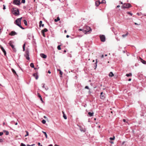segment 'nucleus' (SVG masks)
Returning a JSON list of instances; mask_svg holds the SVG:
<instances>
[{
  "instance_id": "f257e3e1",
  "label": "nucleus",
  "mask_w": 146,
  "mask_h": 146,
  "mask_svg": "<svg viewBox=\"0 0 146 146\" xmlns=\"http://www.w3.org/2000/svg\"><path fill=\"white\" fill-rule=\"evenodd\" d=\"M12 13L14 15L17 16L18 15V9L16 8H13L11 9Z\"/></svg>"
},
{
  "instance_id": "f03ea898",
  "label": "nucleus",
  "mask_w": 146,
  "mask_h": 146,
  "mask_svg": "<svg viewBox=\"0 0 146 146\" xmlns=\"http://www.w3.org/2000/svg\"><path fill=\"white\" fill-rule=\"evenodd\" d=\"M131 7V5L129 3H124L123 5L121 6L122 9L123 8H128Z\"/></svg>"
},
{
  "instance_id": "7ed1b4c3",
  "label": "nucleus",
  "mask_w": 146,
  "mask_h": 146,
  "mask_svg": "<svg viewBox=\"0 0 146 146\" xmlns=\"http://www.w3.org/2000/svg\"><path fill=\"white\" fill-rule=\"evenodd\" d=\"M29 52L28 50H26V51L25 54V56L27 60H29L30 58L29 57Z\"/></svg>"
},
{
  "instance_id": "20e7f679",
  "label": "nucleus",
  "mask_w": 146,
  "mask_h": 146,
  "mask_svg": "<svg viewBox=\"0 0 146 146\" xmlns=\"http://www.w3.org/2000/svg\"><path fill=\"white\" fill-rule=\"evenodd\" d=\"M100 38L101 41L102 42H104L106 40V38L105 36L104 35H100Z\"/></svg>"
},
{
  "instance_id": "39448f33",
  "label": "nucleus",
  "mask_w": 146,
  "mask_h": 146,
  "mask_svg": "<svg viewBox=\"0 0 146 146\" xmlns=\"http://www.w3.org/2000/svg\"><path fill=\"white\" fill-rule=\"evenodd\" d=\"M9 44L12 47L13 50L15 52L16 50L15 48H14V45H13V42L12 41H10L9 42Z\"/></svg>"
},
{
  "instance_id": "423d86ee",
  "label": "nucleus",
  "mask_w": 146,
  "mask_h": 146,
  "mask_svg": "<svg viewBox=\"0 0 146 146\" xmlns=\"http://www.w3.org/2000/svg\"><path fill=\"white\" fill-rule=\"evenodd\" d=\"M42 87L43 88H44L45 89V90L47 91L48 90V87L46 86H45V84H42Z\"/></svg>"
},
{
  "instance_id": "0eeeda50",
  "label": "nucleus",
  "mask_w": 146,
  "mask_h": 146,
  "mask_svg": "<svg viewBox=\"0 0 146 146\" xmlns=\"http://www.w3.org/2000/svg\"><path fill=\"white\" fill-rule=\"evenodd\" d=\"M17 33L14 31H12L10 33L9 35L11 36H14L15 35H17Z\"/></svg>"
},
{
  "instance_id": "6e6552de",
  "label": "nucleus",
  "mask_w": 146,
  "mask_h": 146,
  "mask_svg": "<svg viewBox=\"0 0 146 146\" xmlns=\"http://www.w3.org/2000/svg\"><path fill=\"white\" fill-rule=\"evenodd\" d=\"M86 28H87V30H83V31H85V32L86 33H87L88 32L90 31L91 30V28H90V27H89L88 26H87L86 27Z\"/></svg>"
},
{
  "instance_id": "1a4fd4ad",
  "label": "nucleus",
  "mask_w": 146,
  "mask_h": 146,
  "mask_svg": "<svg viewBox=\"0 0 146 146\" xmlns=\"http://www.w3.org/2000/svg\"><path fill=\"white\" fill-rule=\"evenodd\" d=\"M100 98L101 99H104L105 98L104 95H103V92H101L100 93Z\"/></svg>"
},
{
  "instance_id": "9d476101",
  "label": "nucleus",
  "mask_w": 146,
  "mask_h": 146,
  "mask_svg": "<svg viewBox=\"0 0 146 146\" xmlns=\"http://www.w3.org/2000/svg\"><path fill=\"white\" fill-rule=\"evenodd\" d=\"M13 3L14 5H18V0H13Z\"/></svg>"
},
{
  "instance_id": "9b49d317",
  "label": "nucleus",
  "mask_w": 146,
  "mask_h": 146,
  "mask_svg": "<svg viewBox=\"0 0 146 146\" xmlns=\"http://www.w3.org/2000/svg\"><path fill=\"white\" fill-rule=\"evenodd\" d=\"M40 56L44 58H46L47 57V56L44 54H40Z\"/></svg>"
},
{
  "instance_id": "f8f14e48",
  "label": "nucleus",
  "mask_w": 146,
  "mask_h": 146,
  "mask_svg": "<svg viewBox=\"0 0 146 146\" xmlns=\"http://www.w3.org/2000/svg\"><path fill=\"white\" fill-rule=\"evenodd\" d=\"M33 76L35 77L36 80L38 79V76L36 73H35L33 74Z\"/></svg>"
},
{
  "instance_id": "ddd939ff",
  "label": "nucleus",
  "mask_w": 146,
  "mask_h": 146,
  "mask_svg": "<svg viewBox=\"0 0 146 146\" xmlns=\"http://www.w3.org/2000/svg\"><path fill=\"white\" fill-rule=\"evenodd\" d=\"M80 127V131L82 132H85L86 131V129L85 128H82L81 126H79Z\"/></svg>"
},
{
  "instance_id": "4468645a",
  "label": "nucleus",
  "mask_w": 146,
  "mask_h": 146,
  "mask_svg": "<svg viewBox=\"0 0 146 146\" xmlns=\"http://www.w3.org/2000/svg\"><path fill=\"white\" fill-rule=\"evenodd\" d=\"M101 3L99 1H97L95 2V4L96 6L98 7Z\"/></svg>"
},
{
  "instance_id": "2eb2a0df",
  "label": "nucleus",
  "mask_w": 146,
  "mask_h": 146,
  "mask_svg": "<svg viewBox=\"0 0 146 146\" xmlns=\"http://www.w3.org/2000/svg\"><path fill=\"white\" fill-rule=\"evenodd\" d=\"M1 49L2 51H3V53H4V55L5 56L6 55V51L5 50V49H4L3 48V47L2 46H1Z\"/></svg>"
},
{
  "instance_id": "dca6fc26",
  "label": "nucleus",
  "mask_w": 146,
  "mask_h": 146,
  "mask_svg": "<svg viewBox=\"0 0 146 146\" xmlns=\"http://www.w3.org/2000/svg\"><path fill=\"white\" fill-rule=\"evenodd\" d=\"M140 59H141V62L144 64H146V61H145L143 60L141 58H140Z\"/></svg>"
},
{
  "instance_id": "f3484780",
  "label": "nucleus",
  "mask_w": 146,
  "mask_h": 146,
  "mask_svg": "<svg viewBox=\"0 0 146 146\" xmlns=\"http://www.w3.org/2000/svg\"><path fill=\"white\" fill-rule=\"evenodd\" d=\"M42 21H40L39 22V27H41V26L42 27H43L44 26V24H42Z\"/></svg>"
},
{
  "instance_id": "a211bd4d",
  "label": "nucleus",
  "mask_w": 146,
  "mask_h": 146,
  "mask_svg": "<svg viewBox=\"0 0 146 146\" xmlns=\"http://www.w3.org/2000/svg\"><path fill=\"white\" fill-rule=\"evenodd\" d=\"M109 75L110 77H112L114 75L112 72H110L109 73Z\"/></svg>"
},
{
  "instance_id": "6ab92c4d",
  "label": "nucleus",
  "mask_w": 146,
  "mask_h": 146,
  "mask_svg": "<svg viewBox=\"0 0 146 146\" xmlns=\"http://www.w3.org/2000/svg\"><path fill=\"white\" fill-rule=\"evenodd\" d=\"M88 114L90 116H92L94 115V113L93 112H89Z\"/></svg>"
},
{
  "instance_id": "aec40b11",
  "label": "nucleus",
  "mask_w": 146,
  "mask_h": 146,
  "mask_svg": "<svg viewBox=\"0 0 146 146\" xmlns=\"http://www.w3.org/2000/svg\"><path fill=\"white\" fill-rule=\"evenodd\" d=\"M60 20V19L59 17H57V18L56 19H54V21L56 22H57L58 21H59Z\"/></svg>"
},
{
  "instance_id": "412c9836",
  "label": "nucleus",
  "mask_w": 146,
  "mask_h": 146,
  "mask_svg": "<svg viewBox=\"0 0 146 146\" xmlns=\"http://www.w3.org/2000/svg\"><path fill=\"white\" fill-rule=\"evenodd\" d=\"M42 132L44 134L46 138H47V135L46 133L44 131H42Z\"/></svg>"
},
{
  "instance_id": "4be33fe9",
  "label": "nucleus",
  "mask_w": 146,
  "mask_h": 146,
  "mask_svg": "<svg viewBox=\"0 0 146 146\" xmlns=\"http://www.w3.org/2000/svg\"><path fill=\"white\" fill-rule=\"evenodd\" d=\"M15 23L18 26V19H17L15 21Z\"/></svg>"
},
{
  "instance_id": "5701e85b",
  "label": "nucleus",
  "mask_w": 146,
  "mask_h": 146,
  "mask_svg": "<svg viewBox=\"0 0 146 146\" xmlns=\"http://www.w3.org/2000/svg\"><path fill=\"white\" fill-rule=\"evenodd\" d=\"M23 22H24V23L25 24V26H27V22L26 20H23Z\"/></svg>"
},
{
  "instance_id": "b1692460",
  "label": "nucleus",
  "mask_w": 146,
  "mask_h": 146,
  "mask_svg": "<svg viewBox=\"0 0 146 146\" xmlns=\"http://www.w3.org/2000/svg\"><path fill=\"white\" fill-rule=\"evenodd\" d=\"M3 132L4 133H5V134L6 135H7L9 134V133L8 131H6L5 130H3Z\"/></svg>"
},
{
  "instance_id": "393cba45",
  "label": "nucleus",
  "mask_w": 146,
  "mask_h": 146,
  "mask_svg": "<svg viewBox=\"0 0 146 146\" xmlns=\"http://www.w3.org/2000/svg\"><path fill=\"white\" fill-rule=\"evenodd\" d=\"M12 72L14 74H16L17 76H18L17 74L15 71L13 69H12Z\"/></svg>"
},
{
  "instance_id": "a878e982",
  "label": "nucleus",
  "mask_w": 146,
  "mask_h": 146,
  "mask_svg": "<svg viewBox=\"0 0 146 146\" xmlns=\"http://www.w3.org/2000/svg\"><path fill=\"white\" fill-rule=\"evenodd\" d=\"M47 31H48V30L47 29L45 28V29H44L43 30H42L41 31V32H43L44 33L45 32H46Z\"/></svg>"
},
{
  "instance_id": "bb28decb",
  "label": "nucleus",
  "mask_w": 146,
  "mask_h": 146,
  "mask_svg": "<svg viewBox=\"0 0 146 146\" xmlns=\"http://www.w3.org/2000/svg\"><path fill=\"white\" fill-rule=\"evenodd\" d=\"M126 76L127 77H129L132 76V74L131 73H129V74H126Z\"/></svg>"
},
{
  "instance_id": "cd10ccee",
  "label": "nucleus",
  "mask_w": 146,
  "mask_h": 146,
  "mask_svg": "<svg viewBox=\"0 0 146 146\" xmlns=\"http://www.w3.org/2000/svg\"><path fill=\"white\" fill-rule=\"evenodd\" d=\"M25 44H26L25 43H24L23 45V51H24L25 50Z\"/></svg>"
},
{
  "instance_id": "c85d7f7f",
  "label": "nucleus",
  "mask_w": 146,
  "mask_h": 146,
  "mask_svg": "<svg viewBox=\"0 0 146 146\" xmlns=\"http://www.w3.org/2000/svg\"><path fill=\"white\" fill-rule=\"evenodd\" d=\"M30 66L31 67L33 68L34 67V64L33 63H31V64H30Z\"/></svg>"
},
{
  "instance_id": "c756f323",
  "label": "nucleus",
  "mask_w": 146,
  "mask_h": 146,
  "mask_svg": "<svg viewBox=\"0 0 146 146\" xmlns=\"http://www.w3.org/2000/svg\"><path fill=\"white\" fill-rule=\"evenodd\" d=\"M128 33L127 32L126 34H125V35H122V36L123 37V38H124L125 37L127 36V35H128Z\"/></svg>"
},
{
  "instance_id": "7c9ffc66",
  "label": "nucleus",
  "mask_w": 146,
  "mask_h": 146,
  "mask_svg": "<svg viewBox=\"0 0 146 146\" xmlns=\"http://www.w3.org/2000/svg\"><path fill=\"white\" fill-rule=\"evenodd\" d=\"M19 27H20V28L22 29H25L21 25V23H20V24L19 23Z\"/></svg>"
},
{
  "instance_id": "2f4dec72",
  "label": "nucleus",
  "mask_w": 146,
  "mask_h": 146,
  "mask_svg": "<svg viewBox=\"0 0 146 146\" xmlns=\"http://www.w3.org/2000/svg\"><path fill=\"white\" fill-rule=\"evenodd\" d=\"M25 132H26V134L25 135V137H26L27 136H28L29 135V132H28V131H25Z\"/></svg>"
},
{
  "instance_id": "473e14b6",
  "label": "nucleus",
  "mask_w": 146,
  "mask_h": 146,
  "mask_svg": "<svg viewBox=\"0 0 146 146\" xmlns=\"http://www.w3.org/2000/svg\"><path fill=\"white\" fill-rule=\"evenodd\" d=\"M42 122L43 124H44L46 122V121L44 119H43L42 121Z\"/></svg>"
},
{
  "instance_id": "72a5a7b5",
  "label": "nucleus",
  "mask_w": 146,
  "mask_h": 146,
  "mask_svg": "<svg viewBox=\"0 0 146 146\" xmlns=\"http://www.w3.org/2000/svg\"><path fill=\"white\" fill-rule=\"evenodd\" d=\"M57 49L58 50H60L61 49V48L60 47V45H59L57 46Z\"/></svg>"
},
{
  "instance_id": "f704fd0d",
  "label": "nucleus",
  "mask_w": 146,
  "mask_h": 146,
  "mask_svg": "<svg viewBox=\"0 0 146 146\" xmlns=\"http://www.w3.org/2000/svg\"><path fill=\"white\" fill-rule=\"evenodd\" d=\"M127 13L129 15H130L131 16H132L133 14L130 12H127Z\"/></svg>"
},
{
  "instance_id": "c9c22d12",
  "label": "nucleus",
  "mask_w": 146,
  "mask_h": 146,
  "mask_svg": "<svg viewBox=\"0 0 146 146\" xmlns=\"http://www.w3.org/2000/svg\"><path fill=\"white\" fill-rule=\"evenodd\" d=\"M110 139L111 140H113L115 139V137L113 136V137H110Z\"/></svg>"
},
{
  "instance_id": "e433bc0d",
  "label": "nucleus",
  "mask_w": 146,
  "mask_h": 146,
  "mask_svg": "<svg viewBox=\"0 0 146 146\" xmlns=\"http://www.w3.org/2000/svg\"><path fill=\"white\" fill-rule=\"evenodd\" d=\"M63 116L65 119H67V117L66 115H65V114H64V115H63Z\"/></svg>"
},
{
  "instance_id": "4c0bfd02",
  "label": "nucleus",
  "mask_w": 146,
  "mask_h": 146,
  "mask_svg": "<svg viewBox=\"0 0 146 146\" xmlns=\"http://www.w3.org/2000/svg\"><path fill=\"white\" fill-rule=\"evenodd\" d=\"M20 146H26L25 144L22 143L21 144Z\"/></svg>"
},
{
  "instance_id": "58836bf2",
  "label": "nucleus",
  "mask_w": 146,
  "mask_h": 146,
  "mask_svg": "<svg viewBox=\"0 0 146 146\" xmlns=\"http://www.w3.org/2000/svg\"><path fill=\"white\" fill-rule=\"evenodd\" d=\"M60 74L61 75H62V74H63L62 72V71L60 70Z\"/></svg>"
},
{
  "instance_id": "ea45409f",
  "label": "nucleus",
  "mask_w": 146,
  "mask_h": 146,
  "mask_svg": "<svg viewBox=\"0 0 146 146\" xmlns=\"http://www.w3.org/2000/svg\"><path fill=\"white\" fill-rule=\"evenodd\" d=\"M25 3V0H22L21 3Z\"/></svg>"
},
{
  "instance_id": "a19ab883",
  "label": "nucleus",
  "mask_w": 146,
  "mask_h": 146,
  "mask_svg": "<svg viewBox=\"0 0 146 146\" xmlns=\"http://www.w3.org/2000/svg\"><path fill=\"white\" fill-rule=\"evenodd\" d=\"M38 96L39 98H42L41 95L40 94H38Z\"/></svg>"
},
{
  "instance_id": "79ce46f5",
  "label": "nucleus",
  "mask_w": 146,
  "mask_h": 146,
  "mask_svg": "<svg viewBox=\"0 0 146 146\" xmlns=\"http://www.w3.org/2000/svg\"><path fill=\"white\" fill-rule=\"evenodd\" d=\"M41 33H42V35L43 36L45 37V34H44V33L43 32H41Z\"/></svg>"
},
{
  "instance_id": "37998d69",
  "label": "nucleus",
  "mask_w": 146,
  "mask_h": 146,
  "mask_svg": "<svg viewBox=\"0 0 146 146\" xmlns=\"http://www.w3.org/2000/svg\"><path fill=\"white\" fill-rule=\"evenodd\" d=\"M85 89H90L88 86H85Z\"/></svg>"
},
{
  "instance_id": "c03bdc74",
  "label": "nucleus",
  "mask_w": 146,
  "mask_h": 146,
  "mask_svg": "<svg viewBox=\"0 0 146 146\" xmlns=\"http://www.w3.org/2000/svg\"><path fill=\"white\" fill-rule=\"evenodd\" d=\"M34 145H35V144H32V145H29V144H27V146H34Z\"/></svg>"
},
{
  "instance_id": "a18cd8bd",
  "label": "nucleus",
  "mask_w": 146,
  "mask_h": 146,
  "mask_svg": "<svg viewBox=\"0 0 146 146\" xmlns=\"http://www.w3.org/2000/svg\"><path fill=\"white\" fill-rule=\"evenodd\" d=\"M3 134V132H0V136H1Z\"/></svg>"
},
{
  "instance_id": "49530a36",
  "label": "nucleus",
  "mask_w": 146,
  "mask_h": 146,
  "mask_svg": "<svg viewBox=\"0 0 146 146\" xmlns=\"http://www.w3.org/2000/svg\"><path fill=\"white\" fill-rule=\"evenodd\" d=\"M40 100L42 101V103H43L44 102H43V101L42 100V98H40Z\"/></svg>"
},
{
  "instance_id": "de8ad7c7",
  "label": "nucleus",
  "mask_w": 146,
  "mask_h": 146,
  "mask_svg": "<svg viewBox=\"0 0 146 146\" xmlns=\"http://www.w3.org/2000/svg\"><path fill=\"white\" fill-rule=\"evenodd\" d=\"M97 60L96 59V62L95 63L96 64V67L97 66Z\"/></svg>"
},
{
  "instance_id": "09e8293b",
  "label": "nucleus",
  "mask_w": 146,
  "mask_h": 146,
  "mask_svg": "<svg viewBox=\"0 0 146 146\" xmlns=\"http://www.w3.org/2000/svg\"><path fill=\"white\" fill-rule=\"evenodd\" d=\"M22 17H21V18H19V22H20L21 20V19H22Z\"/></svg>"
},
{
  "instance_id": "8fccbe9b",
  "label": "nucleus",
  "mask_w": 146,
  "mask_h": 146,
  "mask_svg": "<svg viewBox=\"0 0 146 146\" xmlns=\"http://www.w3.org/2000/svg\"><path fill=\"white\" fill-rule=\"evenodd\" d=\"M137 15H138V16H140L141 15V13H137Z\"/></svg>"
},
{
  "instance_id": "3c124183",
  "label": "nucleus",
  "mask_w": 146,
  "mask_h": 146,
  "mask_svg": "<svg viewBox=\"0 0 146 146\" xmlns=\"http://www.w3.org/2000/svg\"><path fill=\"white\" fill-rule=\"evenodd\" d=\"M104 2H105V1L104 0H102V3H104Z\"/></svg>"
},
{
  "instance_id": "603ef678",
  "label": "nucleus",
  "mask_w": 146,
  "mask_h": 146,
  "mask_svg": "<svg viewBox=\"0 0 146 146\" xmlns=\"http://www.w3.org/2000/svg\"><path fill=\"white\" fill-rule=\"evenodd\" d=\"M5 9V6L4 5H3V9Z\"/></svg>"
},
{
  "instance_id": "864d4df0",
  "label": "nucleus",
  "mask_w": 146,
  "mask_h": 146,
  "mask_svg": "<svg viewBox=\"0 0 146 146\" xmlns=\"http://www.w3.org/2000/svg\"><path fill=\"white\" fill-rule=\"evenodd\" d=\"M38 145H39V146H40V143H39V142L38 143Z\"/></svg>"
},
{
  "instance_id": "5fc2aeb1",
  "label": "nucleus",
  "mask_w": 146,
  "mask_h": 146,
  "mask_svg": "<svg viewBox=\"0 0 146 146\" xmlns=\"http://www.w3.org/2000/svg\"><path fill=\"white\" fill-rule=\"evenodd\" d=\"M104 55H102L101 56V58H104Z\"/></svg>"
},
{
  "instance_id": "6e6d98bb",
  "label": "nucleus",
  "mask_w": 146,
  "mask_h": 146,
  "mask_svg": "<svg viewBox=\"0 0 146 146\" xmlns=\"http://www.w3.org/2000/svg\"><path fill=\"white\" fill-rule=\"evenodd\" d=\"M120 7V6L119 5H118L116 7V8H119Z\"/></svg>"
},
{
  "instance_id": "4d7b16f0",
  "label": "nucleus",
  "mask_w": 146,
  "mask_h": 146,
  "mask_svg": "<svg viewBox=\"0 0 146 146\" xmlns=\"http://www.w3.org/2000/svg\"><path fill=\"white\" fill-rule=\"evenodd\" d=\"M66 37L67 38H68L69 37V36L68 35H67L66 36Z\"/></svg>"
},
{
  "instance_id": "13d9d810",
  "label": "nucleus",
  "mask_w": 146,
  "mask_h": 146,
  "mask_svg": "<svg viewBox=\"0 0 146 146\" xmlns=\"http://www.w3.org/2000/svg\"><path fill=\"white\" fill-rule=\"evenodd\" d=\"M48 72L49 73V74H50L51 73V72L50 71V70H48Z\"/></svg>"
},
{
  "instance_id": "bf43d9fd",
  "label": "nucleus",
  "mask_w": 146,
  "mask_h": 146,
  "mask_svg": "<svg viewBox=\"0 0 146 146\" xmlns=\"http://www.w3.org/2000/svg\"><path fill=\"white\" fill-rule=\"evenodd\" d=\"M134 24L135 25H138V24L137 23H134Z\"/></svg>"
},
{
  "instance_id": "052dcab7",
  "label": "nucleus",
  "mask_w": 146,
  "mask_h": 146,
  "mask_svg": "<svg viewBox=\"0 0 146 146\" xmlns=\"http://www.w3.org/2000/svg\"><path fill=\"white\" fill-rule=\"evenodd\" d=\"M20 0H19V5H20Z\"/></svg>"
},
{
  "instance_id": "680f3d73",
  "label": "nucleus",
  "mask_w": 146,
  "mask_h": 146,
  "mask_svg": "<svg viewBox=\"0 0 146 146\" xmlns=\"http://www.w3.org/2000/svg\"><path fill=\"white\" fill-rule=\"evenodd\" d=\"M123 121L124 122H125V121H126V120L125 119H123Z\"/></svg>"
},
{
  "instance_id": "e2e57ef3",
  "label": "nucleus",
  "mask_w": 146,
  "mask_h": 146,
  "mask_svg": "<svg viewBox=\"0 0 146 146\" xmlns=\"http://www.w3.org/2000/svg\"><path fill=\"white\" fill-rule=\"evenodd\" d=\"M79 30L80 31H82L83 30L82 29H79Z\"/></svg>"
},
{
  "instance_id": "0e129e2a",
  "label": "nucleus",
  "mask_w": 146,
  "mask_h": 146,
  "mask_svg": "<svg viewBox=\"0 0 146 146\" xmlns=\"http://www.w3.org/2000/svg\"><path fill=\"white\" fill-rule=\"evenodd\" d=\"M131 80V78H129L128 80V81H130Z\"/></svg>"
},
{
  "instance_id": "69168bd1",
  "label": "nucleus",
  "mask_w": 146,
  "mask_h": 146,
  "mask_svg": "<svg viewBox=\"0 0 146 146\" xmlns=\"http://www.w3.org/2000/svg\"><path fill=\"white\" fill-rule=\"evenodd\" d=\"M3 125H4L5 124V123L3 122Z\"/></svg>"
},
{
  "instance_id": "338daca9",
  "label": "nucleus",
  "mask_w": 146,
  "mask_h": 146,
  "mask_svg": "<svg viewBox=\"0 0 146 146\" xmlns=\"http://www.w3.org/2000/svg\"><path fill=\"white\" fill-rule=\"evenodd\" d=\"M54 146H59V145H58L56 144H55V145H54Z\"/></svg>"
},
{
  "instance_id": "774afa93",
  "label": "nucleus",
  "mask_w": 146,
  "mask_h": 146,
  "mask_svg": "<svg viewBox=\"0 0 146 146\" xmlns=\"http://www.w3.org/2000/svg\"><path fill=\"white\" fill-rule=\"evenodd\" d=\"M48 146H53L52 144L49 145Z\"/></svg>"
}]
</instances>
